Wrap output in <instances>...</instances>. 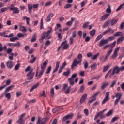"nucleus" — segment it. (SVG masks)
Here are the masks:
<instances>
[{
  "mask_svg": "<svg viewBox=\"0 0 124 124\" xmlns=\"http://www.w3.org/2000/svg\"><path fill=\"white\" fill-rule=\"evenodd\" d=\"M34 72H33V69H31V70L26 74L27 80L32 82V79L34 77Z\"/></svg>",
  "mask_w": 124,
  "mask_h": 124,
  "instance_id": "obj_1",
  "label": "nucleus"
},
{
  "mask_svg": "<svg viewBox=\"0 0 124 124\" xmlns=\"http://www.w3.org/2000/svg\"><path fill=\"white\" fill-rule=\"evenodd\" d=\"M48 121H49V116H46V118H44L42 120L40 117H38L37 124H45V123Z\"/></svg>",
  "mask_w": 124,
  "mask_h": 124,
  "instance_id": "obj_2",
  "label": "nucleus"
},
{
  "mask_svg": "<svg viewBox=\"0 0 124 124\" xmlns=\"http://www.w3.org/2000/svg\"><path fill=\"white\" fill-rule=\"evenodd\" d=\"M120 71H121V70L118 66H114L113 69L112 73L110 75L109 77L112 78L113 75L118 74Z\"/></svg>",
  "mask_w": 124,
  "mask_h": 124,
  "instance_id": "obj_3",
  "label": "nucleus"
},
{
  "mask_svg": "<svg viewBox=\"0 0 124 124\" xmlns=\"http://www.w3.org/2000/svg\"><path fill=\"white\" fill-rule=\"evenodd\" d=\"M9 10H11V11H13V13H15V14L20 13L19 8H18V7H15L14 5L12 4L10 5Z\"/></svg>",
  "mask_w": 124,
  "mask_h": 124,
  "instance_id": "obj_4",
  "label": "nucleus"
},
{
  "mask_svg": "<svg viewBox=\"0 0 124 124\" xmlns=\"http://www.w3.org/2000/svg\"><path fill=\"white\" fill-rule=\"evenodd\" d=\"M76 77H77V74L75 73L73 74L72 76L71 77L69 78L68 79V81H69V83H70V85H71V86L72 85H74V79H75V78H76Z\"/></svg>",
  "mask_w": 124,
  "mask_h": 124,
  "instance_id": "obj_5",
  "label": "nucleus"
},
{
  "mask_svg": "<svg viewBox=\"0 0 124 124\" xmlns=\"http://www.w3.org/2000/svg\"><path fill=\"white\" fill-rule=\"evenodd\" d=\"M38 5H39L38 4H35L33 5L31 4H28V11L30 14H31V10H32V7L33 8H38Z\"/></svg>",
  "mask_w": 124,
  "mask_h": 124,
  "instance_id": "obj_6",
  "label": "nucleus"
},
{
  "mask_svg": "<svg viewBox=\"0 0 124 124\" xmlns=\"http://www.w3.org/2000/svg\"><path fill=\"white\" fill-rule=\"evenodd\" d=\"M79 63H81V61H79V60H77V59L76 58L73 61V63L71 65V69H73L75 67V66H77Z\"/></svg>",
  "mask_w": 124,
  "mask_h": 124,
  "instance_id": "obj_7",
  "label": "nucleus"
},
{
  "mask_svg": "<svg viewBox=\"0 0 124 124\" xmlns=\"http://www.w3.org/2000/svg\"><path fill=\"white\" fill-rule=\"evenodd\" d=\"M107 43H108V39H102L99 42V47H102V46H104V45L107 44Z\"/></svg>",
  "mask_w": 124,
  "mask_h": 124,
  "instance_id": "obj_8",
  "label": "nucleus"
},
{
  "mask_svg": "<svg viewBox=\"0 0 124 124\" xmlns=\"http://www.w3.org/2000/svg\"><path fill=\"white\" fill-rule=\"evenodd\" d=\"M109 93H110V92H106V94H105V97L102 102V104H105V103H106L107 101H108V100H109Z\"/></svg>",
  "mask_w": 124,
  "mask_h": 124,
  "instance_id": "obj_9",
  "label": "nucleus"
},
{
  "mask_svg": "<svg viewBox=\"0 0 124 124\" xmlns=\"http://www.w3.org/2000/svg\"><path fill=\"white\" fill-rule=\"evenodd\" d=\"M72 118H73V114L68 115L64 116L63 118L62 121H63V122H65V121H67V120H71V119H72Z\"/></svg>",
  "mask_w": 124,
  "mask_h": 124,
  "instance_id": "obj_10",
  "label": "nucleus"
},
{
  "mask_svg": "<svg viewBox=\"0 0 124 124\" xmlns=\"http://www.w3.org/2000/svg\"><path fill=\"white\" fill-rule=\"evenodd\" d=\"M76 37V31H74L72 33V37L70 38V44L73 43V39Z\"/></svg>",
  "mask_w": 124,
  "mask_h": 124,
  "instance_id": "obj_11",
  "label": "nucleus"
},
{
  "mask_svg": "<svg viewBox=\"0 0 124 124\" xmlns=\"http://www.w3.org/2000/svg\"><path fill=\"white\" fill-rule=\"evenodd\" d=\"M26 114L23 113L21 114L19 117V119L17 120V123H18L19 124H24L23 123V119H24V117H25Z\"/></svg>",
  "mask_w": 124,
  "mask_h": 124,
  "instance_id": "obj_12",
  "label": "nucleus"
},
{
  "mask_svg": "<svg viewBox=\"0 0 124 124\" xmlns=\"http://www.w3.org/2000/svg\"><path fill=\"white\" fill-rule=\"evenodd\" d=\"M14 65V63H13V62L11 61H8L6 63V66L8 67V68H10L11 69L13 67V66Z\"/></svg>",
  "mask_w": 124,
  "mask_h": 124,
  "instance_id": "obj_13",
  "label": "nucleus"
},
{
  "mask_svg": "<svg viewBox=\"0 0 124 124\" xmlns=\"http://www.w3.org/2000/svg\"><path fill=\"white\" fill-rule=\"evenodd\" d=\"M63 45V50H66L68 48V44H67V41L65 40L61 44V46Z\"/></svg>",
  "mask_w": 124,
  "mask_h": 124,
  "instance_id": "obj_14",
  "label": "nucleus"
},
{
  "mask_svg": "<svg viewBox=\"0 0 124 124\" xmlns=\"http://www.w3.org/2000/svg\"><path fill=\"white\" fill-rule=\"evenodd\" d=\"M59 67H60V62L57 61L56 62V67L53 70L52 73H55V72H57V71H58V69H59Z\"/></svg>",
  "mask_w": 124,
  "mask_h": 124,
  "instance_id": "obj_15",
  "label": "nucleus"
},
{
  "mask_svg": "<svg viewBox=\"0 0 124 124\" xmlns=\"http://www.w3.org/2000/svg\"><path fill=\"white\" fill-rule=\"evenodd\" d=\"M87 94H84L82 96L80 100V102L81 104H82V103H83L84 101H85V100L87 99Z\"/></svg>",
  "mask_w": 124,
  "mask_h": 124,
  "instance_id": "obj_16",
  "label": "nucleus"
},
{
  "mask_svg": "<svg viewBox=\"0 0 124 124\" xmlns=\"http://www.w3.org/2000/svg\"><path fill=\"white\" fill-rule=\"evenodd\" d=\"M84 91H85V85L83 84L81 86L80 88L78 90V93H84Z\"/></svg>",
  "mask_w": 124,
  "mask_h": 124,
  "instance_id": "obj_17",
  "label": "nucleus"
},
{
  "mask_svg": "<svg viewBox=\"0 0 124 124\" xmlns=\"http://www.w3.org/2000/svg\"><path fill=\"white\" fill-rule=\"evenodd\" d=\"M108 21L109 24H111V26H114V25H116L118 23V20L117 19H110Z\"/></svg>",
  "mask_w": 124,
  "mask_h": 124,
  "instance_id": "obj_18",
  "label": "nucleus"
},
{
  "mask_svg": "<svg viewBox=\"0 0 124 124\" xmlns=\"http://www.w3.org/2000/svg\"><path fill=\"white\" fill-rule=\"evenodd\" d=\"M120 50V47H118L116 48H115L114 51V55L112 56V58L114 59V58H116L117 57V55H118V51Z\"/></svg>",
  "mask_w": 124,
  "mask_h": 124,
  "instance_id": "obj_19",
  "label": "nucleus"
},
{
  "mask_svg": "<svg viewBox=\"0 0 124 124\" xmlns=\"http://www.w3.org/2000/svg\"><path fill=\"white\" fill-rule=\"evenodd\" d=\"M105 111H106V109H104L103 111L98 112L94 117V121H96L98 117H99V116H100L101 114L103 113Z\"/></svg>",
  "mask_w": 124,
  "mask_h": 124,
  "instance_id": "obj_20",
  "label": "nucleus"
},
{
  "mask_svg": "<svg viewBox=\"0 0 124 124\" xmlns=\"http://www.w3.org/2000/svg\"><path fill=\"white\" fill-rule=\"evenodd\" d=\"M2 44L0 43V52H2L3 50L5 51V50L7 49V46H6V45L4 46L3 47H2Z\"/></svg>",
  "mask_w": 124,
  "mask_h": 124,
  "instance_id": "obj_21",
  "label": "nucleus"
},
{
  "mask_svg": "<svg viewBox=\"0 0 124 124\" xmlns=\"http://www.w3.org/2000/svg\"><path fill=\"white\" fill-rule=\"evenodd\" d=\"M54 16V14L53 13H49L46 17V21L50 22L51 21V17H53Z\"/></svg>",
  "mask_w": 124,
  "mask_h": 124,
  "instance_id": "obj_22",
  "label": "nucleus"
},
{
  "mask_svg": "<svg viewBox=\"0 0 124 124\" xmlns=\"http://www.w3.org/2000/svg\"><path fill=\"white\" fill-rule=\"evenodd\" d=\"M31 58H33L32 59H31L30 60V63H33L34 62H35V61H36V57H34V55H31Z\"/></svg>",
  "mask_w": 124,
  "mask_h": 124,
  "instance_id": "obj_23",
  "label": "nucleus"
},
{
  "mask_svg": "<svg viewBox=\"0 0 124 124\" xmlns=\"http://www.w3.org/2000/svg\"><path fill=\"white\" fill-rule=\"evenodd\" d=\"M38 86H39V83H36L34 86H33L30 89V92H33L34 89H36V88L38 87Z\"/></svg>",
  "mask_w": 124,
  "mask_h": 124,
  "instance_id": "obj_24",
  "label": "nucleus"
},
{
  "mask_svg": "<svg viewBox=\"0 0 124 124\" xmlns=\"http://www.w3.org/2000/svg\"><path fill=\"white\" fill-rule=\"evenodd\" d=\"M109 16H110L109 14H106L104 15L103 16H102V18H101L102 21H105V20H106V19H107V18H108V17H109Z\"/></svg>",
  "mask_w": 124,
  "mask_h": 124,
  "instance_id": "obj_25",
  "label": "nucleus"
},
{
  "mask_svg": "<svg viewBox=\"0 0 124 124\" xmlns=\"http://www.w3.org/2000/svg\"><path fill=\"white\" fill-rule=\"evenodd\" d=\"M124 39V36H121V37L118 38L117 41V44H120L121 42H123Z\"/></svg>",
  "mask_w": 124,
  "mask_h": 124,
  "instance_id": "obj_26",
  "label": "nucleus"
},
{
  "mask_svg": "<svg viewBox=\"0 0 124 124\" xmlns=\"http://www.w3.org/2000/svg\"><path fill=\"white\" fill-rule=\"evenodd\" d=\"M106 12H107V13H111L112 12L111 6L110 5H108V8L106 10Z\"/></svg>",
  "mask_w": 124,
  "mask_h": 124,
  "instance_id": "obj_27",
  "label": "nucleus"
},
{
  "mask_svg": "<svg viewBox=\"0 0 124 124\" xmlns=\"http://www.w3.org/2000/svg\"><path fill=\"white\" fill-rule=\"evenodd\" d=\"M89 34H90L91 36L93 37V36H94V35L95 34V30L93 29L92 30H91L90 31Z\"/></svg>",
  "mask_w": 124,
  "mask_h": 124,
  "instance_id": "obj_28",
  "label": "nucleus"
},
{
  "mask_svg": "<svg viewBox=\"0 0 124 124\" xmlns=\"http://www.w3.org/2000/svg\"><path fill=\"white\" fill-rule=\"evenodd\" d=\"M12 88H14V85H10L9 87H8L5 90V93H7V92H9Z\"/></svg>",
  "mask_w": 124,
  "mask_h": 124,
  "instance_id": "obj_29",
  "label": "nucleus"
},
{
  "mask_svg": "<svg viewBox=\"0 0 124 124\" xmlns=\"http://www.w3.org/2000/svg\"><path fill=\"white\" fill-rule=\"evenodd\" d=\"M83 64L85 69H88V67H89V63H88V61H84L83 62Z\"/></svg>",
  "mask_w": 124,
  "mask_h": 124,
  "instance_id": "obj_30",
  "label": "nucleus"
},
{
  "mask_svg": "<svg viewBox=\"0 0 124 124\" xmlns=\"http://www.w3.org/2000/svg\"><path fill=\"white\" fill-rule=\"evenodd\" d=\"M82 59H83V55H82V54L79 53L78 55V60L80 62H82Z\"/></svg>",
  "mask_w": 124,
  "mask_h": 124,
  "instance_id": "obj_31",
  "label": "nucleus"
},
{
  "mask_svg": "<svg viewBox=\"0 0 124 124\" xmlns=\"http://www.w3.org/2000/svg\"><path fill=\"white\" fill-rule=\"evenodd\" d=\"M100 93V92H96L95 94L92 96L93 99H95V101L96 100V96L99 94Z\"/></svg>",
  "mask_w": 124,
  "mask_h": 124,
  "instance_id": "obj_32",
  "label": "nucleus"
},
{
  "mask_svg": "<svg viewBox=\"0 0 124 124\" xmlns=\"http://www.w3.org/2000/svg\"><path fill=\"white\" fill-rule=\"evenodd\" d=\"M124 35V33L122 32H116L114 35V36L118 37V36H123Z\"/></svg>",
  "mask_w": 124,
  "mask_h": 124,
  "instance_id": "obj_33",
  "label": "nucleus"
},
{
  "mask_svg": "<svg viewBox=\"0 0 124 124\" xmlns=\"http://www.w3.org/2000/svg\"><path fill=\"white\" fill-rule=\"evenodd\" d=\"M97 67V64H96V63H93L90 66V67L92 70H95V68H96Z\"/></svg>",
  "mask_w": 124,
  "mask_h": 124,
  "instance_id": "obj_34",
  "label": "nucleus"
},
{
  "mask_svg": "<svg viewBox=\"0 0 124 124\" xmlns=\"http://www.w3.org/2000/svg\"><path fill=\"white\" fill-rule=\"evenodd\" d=\"M112 31V29L111 28H108L107 30H106L103 33V35H105V34H107L108 32H111V31Z\"/></svg>",
  "mask_w": 124,
  "mask_h": 124,
  "instance_id": "obj_35",
  "label": "nucleus"
},
{
  "mask_svg": "<svg viewBox=\"0 0 124 124\" xmlns=\"http://www.w3.org/2000/svg\"><path fill=\"white\" fill-rule=\"evenodd\" d=\"M19 38L18 37H15L10 38V41L11 42H14V41H16V40H18Z\"/></svg>",
  "mask_w": 124,
  "mask_h": 124,
  "instance_id": "obj_36",
  "label": "nucleus"
},
{
  "mask_svg": "<svg viewBox=\"0 0 124 124\" xmlns=\"http://www.w3.org/2000/svg\"><path fill=\"white\" fill-rule=\"evenodd\" d=\"M70 72H71V71L70 69H69L68 71L64 72L63 75H64V76H68L69 74H70Z\"/></svg>",
  "mask_w": 124,
  "mask_h": 124,
  "instance_id": "obj_37",
  "label": "nucleus"
},
{
  "mask_svg": "<svg viewBox=\"0 0 124 124\" xmlns=\"http://www.w3.org/2000/svg\"><path fill=\"white\" fill-rule=\"evenodd\" d=\"M122 95H123V94L122 93L118 92V93H115V97H116L117 98H119L120 97V99L121 100V98L122 97Z\"/></svg>",
  "mask_w": 124,
  "mask_h": 124,
  "instance_id": "obj_38",
  "label": "nucleus"
},
{
  "mask_svg": "<svg viewBox=\"0 0 124 124\" xmlns=\"http://www.w3.org/2000/svg\"><path fill=\"white\" fill-rule=\"evenodd\" d=\"M102 37H103V34H100L99 35L97 38L95 39V41L96 42H97V41H99V40H100V39H101V38H102Z\"/></svg>",
  "mask_w": 124,
  "mask_h": 124,
  "instance_id": "obj_39",
  "label": "nucleus"
},
{
  "mask_svg": "<svg viewBox=\"0 0 124 124\" xmlns=\"http://www.w3.org/2000/svg\"><path fill=\"white\" fill-rule=\"evenodd\" d=\"M107 86H108V83L106 82L105 83H104L102 84V85L101 86V90H104Z\"/></svg>",
  "mask_w": 124,
  "mask_h": 124,
  "instance_id": "obj_40",
  "label": "nucleus"
},
{
  "mask_svg": "<svg viewBox=\"0 0 124 124\" xmlns=\"http://www.w3.org/2000/svg\"><path fill=\"white\" fill-rule=\"evenodd\" d=\"M36 41V35L33 34L32 38L31 40V42H35Z\"/></svg>",
  "mask_w": 124,
  "mask_h": 124,
  "instance_id": "obj_41",
  "label": "nucleus"
},
{
  "mask_svg": "<svg viewBox=\"0 0 124 124\" xmlns=\"http://www.w3.org/2000/svg\"><path fill=\"white\" fill-rule=\"evenodd\" d=\"M99 56V53H97L96 54L93 55L92 56L91 59L92 60H96L97 59V57Z\"/></svg>",
  "mask_w": 124,
  "mask_h": 124,
  "instance_id": "obj_42",
  "label": "nucleus"
},
{
  "mask_svg": "<svg viewBox=\"0 0 124 124\" xmlns=\"http://www.w3.org/2000/svg\"><path fill=\"white\" fill-rule=\"evenodd\" d=\"M110 24V21L109 20L106 21L103 24V28H106V27L108 26V25Z\"/></svg>",
  "mask_w": 124,
  "mask_h": 124,
  "instance_id": "obj_43",
  "label": "nucleus"
},
{
  "mask_svg": "<svg viewBox=\"0 0 124 124\" xmlns=\"http://www.w3.org/2000/svg\"><path fill=\"white\" fill-rule=\"evenodd\" d=\"M20 31H22V32H27V29L25 26H21L20 27Z\"/></svg>",
  "mask_w": 124,
  "mask_h": 124,
  "instance_id": "obj_44",
  "label": "nucleus"
},
{
  "mask_svg": "<svg viewBox=\"0 0 124 124\" xmlns=\"http://www.w3.org/2000/svg\"><path fill=\"white\" fill-rule=\"evenodd\" d=\"M51 70H52V66H49L47 68V71L45 72L46 74H49V73H50V72H51Z\"/></svg>",
  "mask_w": 124,
  "mask_h": 124,
  "instance_id": "obj_45",
  "label": "nucleus"
},
{
  "mask_svg": "<svg viewBox=\"0 0 124 124\" xmlns=\"http://www.w3.org/2000/svg\"><path fill=\"white\" fill-rule=\"evenodd\" d=\"M72 6V4H66L64 7V8L65 9H67V8H70V7H71Z\"/></svg>",
  "mask_w": 124,
  "mask_h": 124,
  "instance_id": "obj_46",
  "label": "nucleus"
},
{
  "mask_svg": "<svg viewBox=\"0 0 124 124\" xmlns=\"http://www.w3.org/2000/svg\"><path fill=\"white\" fill-rule=\"evenodd\" d=\"M44 71H45V70H41L40 71V72L39 73V78H37V79H40V77H41V76H42V75L44 73Z\"/></svg>",
  "mask_w": 124,
  "mask_h": 124,
  "instance_id": "obj_47",
  "label": "nucleus"
},
{
  "mask_svg": "<svg viewBox=\"0 0 124 124\" xmlns=\"http://www.w3.org/2000/svg\"><path fill=\"white\" fill-rule=\"evenodd\" d=\"M108 68H109V65H107L104 66L103 68V72H105L107 71V70H108Z\"/></svg>",
  "mask_w": 124,
  "mask_h": 124,
  "instance_id": "obj_48",
  "label": "nucleus"
},
{
  "mask_svg": "<svg viewBox=\"0 0 124 124\" xmlns=\"http://www.w3.org/2000/svg\"><path fill=\"white\" fill-rule=\"evenodd\" d=\"M116 38H115V36H110L108 38V41H112V40H114Z\"/></svg>",
  "mask_w": 124,
  "mask_h": 124,
  "instance_id": "obj_49",
  "label": "nucleus"
},
{
  "mask_svg": "<svg viewBox=\"0 0 124 124\" xmlns=\"http://www.w3.org/2000/svg\"><path fill=\"white\" fill-rule=\"evenodd\" d=\"M124 5V2L121 4L118 7V8L116 10V11H119V10H121L123 6Z\"/></svg>",
  "mask_w": 124,
  "mask_h": 124,
  "instance_id": "obj_50",
  "label": "nucleus"
},
{
  "mask_svg": "<svg viewBox=\"0 0 124 124\" xmlns=\"http://www.w3.org/2000/svg\"><path fill=\"white\" fill-rule=\"evenodd\" d=\"M89 22H85L83 25V29H87V28H88V26H89Z\"/></svg>",
  "mask_w": 124,
  "mask_h": 124,
  "instance_id": "obj_51",
  "label": "nucleus"
},
{
  "mask_svg": "<svg viewBox=\"0 0 124 124\" xmlns=\"http://www.w3.org/2000/svg\"><path fill=\"white\" fill-rule=\"evenodd\" d=\"M112 114H113V110H110L107 113L106 116L107 117H110V116H111V115H112Z\"/></svg>",
  "mask_w": 124,
  "mask_h": 124,
  "instance_id": "obj_52",
  "label": "nucleus"
},
{
  "mask_svg": "<svg viewBox=\"0 0 124 124\" xmlns=\"http://www.w3.org/2000/svg\"><path fill=\"white\" fill-rule=\"evenodd\" d=\"M5 97L7 98L8 100L10 99V97H11V95L10 94V93H6Z\"/></svg>",
  "mask_w": 124,
  "mask_h": 124,
  "instance_id": "obj_53",
  "label": "nucleus"
},
{
  "mask_svg": "<svg viewBox=\"0 0 124 124\" xmlns=\"http://www.w3.org/2000/svg\"><path fill=\"white\" fill-rule=\"evenodd\" d=\"M7 10H8V8L7 7H4L1 9V13H3V12H5V11H7Z\"/></svg>",
  "mask_w": 124,
  "mask_h": 124,
  "instance_id": "obj_54",
  "label": "nucleus"
},
{
  "mask_svg": "<svg viewBox=\"0 0 124 124\" xmlns=\"http://www.w3.org/2000/svg\"><path fill=\"white\" fill-rule=\"evenodd\" d=\"M84 113L86 116H89V110H88V109L87 108L84 109Z\"/></svg>",
  "mask_w": 124,
  "mask_h": 124,
  "instance_id": "obj_55",
  "label": "nucleus"
},
{
  "mask_svg": "<svg viewBox=\"0 0 124 124\" xmlns=\"http://www.w3.org/2000/svg\"><path fill=\"white\" fill-rule=\"evenodd\" d=\"M112 71V69L109 70V71L108 72V73L106 74L105 77V80L107 79L108 78V77L109 76V73Z\"/></svg>",
  "mask_w": 124,
  "mask_h": 124,
  "instance_id": "obj_56",
  "label": "nucleus"
},
{
  "mask_svg": "<svg viewBox=\"0 0 124 124\" xmlns=\"http://www.w3.org/2000/svg\"><path fill=\"white\" fill-rule=\"evenodd\" d=\"M50 93L52 94L51 95V97L54 96V94H55V91H54V88H52L50 91Z\"/></svg>",
  "mask_w": 124,
  "mask_h": 124,
  "instance_id": "obj_57",
  "label": "nucleus"
},
{
  "mask_svg": "<svg viewBox=\"0 0 124 124\" xmlns=\"http://www.w3.org/2000/svg\"><path fill=\"white\" fill-rule=\"evenodd\" d=\"M72 21H69L66 22V25L69 27H71L72 26Z\"/></svg>",
  "mask_w": 124,
  "mask_h": 124,
  "instance_id": "obj_58",
  "label": "nucleus"
},
{
  "mask_svg": "<svg viewBox=\"0 0 124 124\" xmlns=\"http://www.w3.org/2000/svg\"><path fill=\"white\" fill-rule=\"evenodd\" d=\"M20 65H21L20 64H16L15 67V70H18L19 68H20Z\"/></svg>",
  "mask_w": 124,
  "mask_h": 124,
  "instance_id": "obj_59",
  "label": "nucleus"
},
{
  "mask_svg": "<svg viewBox=\"0 0 124 124\" xmlns=\"http://www.w3.org/2000/svg\"><path fill=\"white\" fill-rule=\"evenodd\" d=\"M43 19H41L40 23V29L42 30L43 29Z\"/></svg>",
  "mask_w": 124,
  "mask_h": 124,
  "instance_id": "obj_60",
  "label": "nucleus"
},
{
  "mask_svg": "<svg viewBox=\"0 0 124 124\" xmlns=\"http://www.w3.org/2000/svg\"><path fill=\"white\" fill-rule=\"evenodd\" d=\"M31 66H28L25 70V72H28L31 71Z\"/></svg>",
  "mask_w": 124,
  "mask_h": 124,
  "instance_id": "obj_61",
  "label": "nucleus"
},
{
  "mask_svg": "<svg viewBox=\"0 0 124 124\" xmlns=\"http://www.w3.org/2000/svg\"><path fill=\"white\" fill-rule=\"evenodd\" d=\"M124 27V22H123L121 23L119 28H120V30H123Z\"/></svg>",
  "mask_w": 124,
  "mask_h": 124,
  "instance_id": "obj_62",
  "label": "nucleus"
},
{
  "mask_svg": "<svg viewBox=\"0 0 124 124\" xmlns=\"http://www.w3.org/2000/svg\"><path fill=\"white\" fill-rule=\"evenodd\" d=\"M40 96H43L44 97H46V95L45 94V91H43L42 93L40 94Z\"/></svg>",
  "mask_w": 124,
  "mask_h": 124,
  "instance_id": "obj_63",
  "label": "nucleus"
},
{
  "mask_svg": "<svg viewBox=\"0 0 124 124\" xmlns=\"http://www.w3.org/2000/svg\"><path fill=\"white\" fill-rule=\"evenodd\" d=\"M24 36H26V34H21L19 33L17 34L18 37H24Z\"/></svg>",
  "mask_w": 124,
  "mask_h": 124,
  "instance_id": "obj_64",
  "label": "nucleus"
}]
</instances>
